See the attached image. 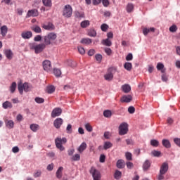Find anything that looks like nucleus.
<instances>
[{
    "instance_id": "obj_40",
    "label": "nucleus",
    "mask_w": 180,
    "mask_h": 180,
    "mask_svg": "<svg viewBox=\"0 0 180 180\" xmlns=\"http://www.w3.org/2000/svg\"><path fill=\"white\" fill-rule=\"evenodd\" d=\"M134 9V6H133L132 4H128V5L127 6V12L130 13V12H132Z\"/></svg>"
},
{
    "instance_id": "obj_61",
    "label": "nucleus",
    "mask_w": 180,
    "mask_h": 180,
    "mask_svg": "<svg viewBox=\"0 0 180 180\" xmlns=\"http://www.w3.org/2000/svg\"><path fill=\"white\" fill-rule=\"evenodd\" d=\"M174 141L175 144L176 146H178V147H180V139L179 138H175L174 139Z\"/></svg>"
},
{
    "instance_id": "obj_30",
    "label": "nucleus",
    "mask_w": 180,
    "mask_h": 180,
    "mask_svg": "<svg viewBox=\"0 0 180 180\" xmlns=\"http://www.w3.org/2000/svg\"><path fill=\"white\" fill-rule=\"evenodd\" d=\"M124 68H125L127 71H131V68H133V65H131V63L126 62L124 64Z\"/></svg>"
},
{
    "instance_id": "obj_58",
    "label": "nucleus",
    "mask_w": 180,
    "mask_h": 180,
    "mask_svg": "<svg viewBox=\"0 0 180 180\" xmlns=\"http://www.w3.org/2000/svg\"><path fill=\"white\" fill-rule=\"evenodd\" d=\"M104 51L107 53V56L112 54V49H110V48H105Z\"/></svg>"
},
{
    "instance_id": "obj_41",
    "label": "nucleus",
    "mask_w": 180,
    "mask_h": 180,
    "mask_svg": "<svg viewBox=\"0 0 180 180\" xmlns=\"http://www.w3.org/2000/svg\"><path fill=\"white\" fill-rule=\"evenodd\" d=\"M53 74L57 77H60L61 76V70L60 69L54 68L53 69Z\"/></svg>"
},
{
    "instance_id": "obj_7",
    "label": "nucleus",
    "mask_w": 180,
    "mask_h": 180,
    "mask_svg": "<svg viewBox=\"0 0 180 180\" xmlns=\"http://www.w3.org/2000/svg\"><path fill=\"white\" fill-rule=\"evenodd\" d=\"M129 125L127 123L124 122L120 125L119 127V134L120 136H124V134H127V131H129Z\"/></svg>"
},
{
    "instance_id": "obj_34",
    "label": "nucleus",
    "mask_w": 180,
    "mask_h": 180,
    "mask_svg": "<svg viewBox=\"0 0 180 180\" xmlns=\"http://www.w3.org/2000/svg\"><path fill=\"white\" fill-rule=\"evenodd\" d=\"M113 146V144L110 141H106L104 143L103 148L105 150H108V148H111Z\"/></svg>"
},
{
    "instance_id": "obj_43",
    "label": "nucleus",
    "mask_w": 180,
    "mask_h": 180,
    "mask_svg": "<svg viewBox=\"0 0 180 180\" xmlns=\"http://www.w3.org/2000/svg\"><path fill=\"white\" fill-rule=\"evenodd\" d=\"M18 91H19L20 95H22L23 91H25L23 84H22V83L18 84Z\"/></svg>"
},
{
    "instance_id": "obj_55",
    "label": "nucleus",
    "mask_w": 180,
    "mask_h": 180,
    "mask_svg": "<svg viewBox=\"0 0 180 180\" xmlns=\"http://www.w3.org/2000/svg\"><path fill=\"white\" fill-rule=\"evenodd\" d=\"M95 58H96V61H98V63H101L102 61V55L96 54L95 56Z\"/></svg>"
},
{
    "instance_id": "obj_3",
    "label": "nucleus",
    "mask_w": 180,
    "mask_h": 180,
    "mask_svg": "<svg viewBox=\"0 0 180 180\" xmlns=\"http://www.w3.org/2000/svg\"><path fill=\"white\" fill-rule=\"evenodd\" d=\"M166 172H168V163L164 162L160 167V173L158 176V180L164 179V175H165Z\"/></svg>"
},
{
    "instance_id": "obj_39",
    "label": "nucleus",
    "mask_w": 180,
    "mask_h": 180,
    "mask_svg": "<svg viewBox=\"0 0 180 180\" xmlns=\"http://www.w3.org/2000/svg\"><path fill=\"white\" fill-rule=\"evenodd\" d=\"M121 176H122V172L119 170H116L114 174V178L115 179H120Z\"/></svg>"
},
{
    "instance_id": "obj_21",
    "label": "nucleus",
    "mask_w": 180,
    "mask_h": 180,
    "mask_svg": "<svg viewBox=\"0 0 180 180\" xmlns=\"http://www.w3.org/2000/svg\"><path fill=\"white\" fill-rule=\"evenodd\" d=\"M125 164H124V160L120 159V160H118L117 161V164H116V166L117 167H118L120 169H122L123 168H124L125 167Z\"/></svg>"
},
{
    "instance_id": "obj_14",
    "label": "nucleus",
    "mask_w": 180,
    "mask_h": 180,
    "mask_svg": "<svg viewBox=\"0 0 180 180\" xmlns=\"http://www.w3.org/2000/svg\"><path fill=\"white\" fill-rule=\"evenodd\" d=\"M39 13L37 12V10L36 9H32V10H29L27 13V18H30V17H34V16H38Z\"/></svg>"
},
{
    "instance_id": "obj_46",
    "label": "nucleus",
    "mask_w": 180,
    "mask_h": 180,
    "mask_svg": "<svg viewBox=\"0 0 180 180\" xmlns=\"http://www.w3.org/2000/svg\"><path fill=\"white\" fill-rule=\"evenodd\" d=\"M125 157H126L127 161H131V160H133L132 155L130 152H127L125 153Z\"/></svg>"
},
{
    "instance_id": "obj_50",
    "label": "nucleus",
    "mask_w": 180,
    "mask_h": 180,
    "mask_svg": "<svg viewBox=\"0 0 180 180\" xmlns=\"http://www.w3.org/2000/svg\"><path fill=\"white\" fill-rule=\"evenodd\" d=\"M152 154L154 157H160L161 155V152L158 150L152 151Z\"/></svg>"
},
{
    "instance_id": "obj_45",
    "label": "nucleus",
    "mask_w": 180,
    "mask_h": 180,
    "mask_svg": "<svg viewBox=\"0 0 180 180\" xmlns=\"http://www.w3.org/2000/svg\"><path fill=\"white\" fill-rule=\"evenodd\" d=\"M10 91L11 92V94H13V92H15V91H16V82H13L11 86H10Z\"/></svg>"
},
{
    "instance_id": "obj_35",
    "label": "nucleus",
    "mask_w": 180,
    "mask_h": 180,
    "mask_svg": "<svg viewBox=\"0 0 180 180\" xmlns=\"http://www.w3.org/2000/svg\"><path fill=\"white\" fill-rule=\"evenodd\" d=\"M30 127L32 131H33L34 132H36L39 130V124H32Z\"/></svg>"
},
{
    "instance_id": "obj_54",
    "label": "nucleus",
    "mask_w": 180,
    "mask_h": 180,
    "mask_svg": "<svg viewBox=\"0 0 180 180\" xmlns=\"http://www.w3.org/2000/svg\"><path fill=\"white\" fill-rule=\"evenodd\" d=\"M41 176V171L37 170L34 174V178H39V176Z\"/></svg>"
},
{
    "instance_id": "obj_6",
    "label": "nucleus",
    "mask_w": 180,
    "mask_h": 180,
    "mask_svg": "<svg viewBox=\"0 0 180 180\" xmlns=\"http://www.w3.org/2000/svg\"><path fill=\"white\" fill-rule=\"evenodd\" d=\"M115 69L114 68H109L107 73L104 75L105 81H112L113 79V74H115Z\"/></svg>"
},
{
    "instance_id": "obj_29",
    "label": "nucleus",
    "mask_w": 180,
    "mask_h": 180,
    "mask_svg": "<svg viewBox=\"0 0 180 180\" xmlns=\"http://www.w3.org/2000/svg\"><path fill=\"white\" fill-rule=\"evenodd\" d=\"M88 36H90V37H96V31L95 29L91 28L88 30Z\"/></svg>"
},
{
    "instance_id": "obj_18",
    "label": "nucleus",
    "mask_w": 180,
    "mask_h": 180,
    "mask_svg": "<svg viewBox=\"0 0 180 180\" xmlns=\"http://www.w3.org/2000/svg\"><path fill=\"white\" fill-rule=\"evenodd\" d=\"M4 54L6 58H8V60H12V57L13 56V53L11 51V49L5 50Z\"/></svg>"
},
{
    "instance_id": "obj_12",
    "label": "nucleus",
    "mask_w": 180,
    "mask_h": 180,
    "mask_svg": "<svg viewBox=\"0 0 180 180\" xmlns=\"http://www.w3.org/2000/svg\"><path fill=\"white\" fill-rule=\"evenodd\" d=\"M41 27H43V29H45V30H54L55 27L54 25H53V23L51 22H48L47 24H42Z\"/></svg>"
},
{
    "instance_id": "obj_19",
    "label": "nucleus",
    "mask_w": 180,
    "mask_h": 180,
    "mask_svg": "<svg viewBox=\"0 0 180 180\" xmlns=\"http://www.w3.org/2000/svg\"><path fill=\"white\" fill-rule=\"evenodd\" d=\"M122 89L124 92V94H129V92L131 91V87L130 86V85L125 84L122 86Z\"/></svg>"
},
{
    "instance_id": "obj_5",
    "label": "nucleus",
    "mask_w": 180,
    "mask_h": 180,
    "mask_svg": "<svg viewBox=\"0 0 180 180\" xmlns=\"http://www.w3.org/2000/svg\"><path fill=\"white\" fill-rule=\"evenodd\" d=\"M63 16H64V18H71V16H72V7H71L70 4L65 6Z\"/></svg>"
},
{
    "instance_id": "obj_9",
    "label": "nucleus",
    "mask_w": 180,
    "mask_h": 180,
    "mask_svg": "<svg viewBox=\"0 0 180 180\" xmlns=\"http://www.w3.org/2000/svg\"><path fill=\"white\" fill-rule=\"evenodd\" d=\"M42 65L44 71H46V72H51V70H53V66L51 65V62L50 60H44L42 63Z\"/></svg>"
},
{
    "instance_id": "obj_11",
    "label": "nucleus",
    "mask_w": 180,
    "mask_h": 180,
    "mask_svg": "<svg viewBox=\"0 0 180 180\" xmlns=\"http://www.w3.org/2000/svg\"><path fill=\"white\" fill-rule=\"evenodd\" d=\"M131 101H133V96L131 95H124L121 98V102L129 103Z\"/></svg>"
},
{
    "instance_id": "obj_26",
    "label": "nucleus",
    "mask_w": 180,
    "mask_h": 180,
    "mask_svg": "<svg viewBox=\"0 0 180 180\" xmlns=\"http://www.w3.org/2000/svg\"><path fill=\"white\" fill-rule=\"evenodd\" d=\"M2 106L4 108V109H12L13 105H12V103L9 102V101H6L4 103H3Z\"/></svg>"
},
{
    "instance_id": "obj_13",
    "label": "nucleus",
    "mask_w": 180,
    "mask_h": 180,
    "mask_svg": "<svg viewBox=\"0 0 180 180\" xmlns=\"http://www.w3.org/2000/svg\"><path fill=\"white\" fill-rule=\"evenodd\" d=\"M63 123V119L57 118L54 120L53 125L55 126L56 129H60Z\"/></svg>"
},
{
    "instance_id": "obj_20",
    "label": "nucleus",
    "mask_w": 180,
    "mask_h": 180,
    "mask_svg": "<svg viewBox=\"0 0 180 180\" xmlns=\"http://www.w3.org/2000/svg\"><path fill=\"white\" fill-rule=\"evenodd\" d=\"M150 167H151V162H150V160H146L143 164V171H148V169L150 168Z\"/></svg>"
},
{
    "instance_id": "obj_49",
    "label": "nucleus",
    "mask_w": 180,
    "mask_h": 180,
    "mask_svg": "<svg viewBox=\"0 0 180 180\" xmlns=\"http://www.w3.org/2000/svg\"><path fill=\"white\" fill-rule=\"evenodd\" d=\"M176 30H178V27H176V25H172L169 27V32H172V33H175V32H176Z\"/></svg>"
},
{
    "instance_id": "obj_62",
    "label": "nucleus",
    "mask_w": 180,
    "mask_h": 180,
    "mask_svg": "<svg viewBox=\"0 0 180 180\" xmlns=\"http://www.w3.org/2000/svg\"><path fill=\"white\" fill-rule=\"evenodd\" d=\"M23 86H24L25 92H28V91H29V84L27 83H24Z\"/></svg>"
},
{
    "instance_id": "obj_51",
    "label": "nucleus",
    "mask_w": 180,
    "mask_h": 180,
    "mask_svg": "<svg viewBox=\"0 0 180 180\" xmlns=\"http://www.w3.org/2000/svg\"><path fill=\"white\" fill-rule=\"evenodd\" d=\"M77 49L79 54H82V56L85 54V49H84V47L79 46Z\"/></svg>"
},
{
    "instance_id": "obj_28",
    "label": "nucleus",
    "mask_w": 180,
    "mask_h": 180,
    "mask_svg": "<svg viewBox=\"0 0 180 180\" xmlns=\"http://www.w3.org/2000/svg\"><path fill=\"white\" fill-rule=\"evenodd\" d=\"M86 150V143L85 142H83L79 147L78 148L77 150L79 153H83L84 150Z\"/></svg>"
},
{
    "instance_id": "obj_27",
    "label": "nucleus",
    "mask_w": 180,
    "mask_h": 180,
    "mask_svg": "<svg viewBox=\"0 0 180 180\" xmlns=\"http://www.w3.org/2000/svg\"><path fill=\"white\" fill-rule=\"evenodd\" d=\"M63 169H64V168L63 167H60L56 172V177L58 179H60L61 176H63Z\"/></svg>"
},
{
    "instance_id": "obj_17",
    "label": "nucleus",
    "mask_w": 180,
    "mask_h": 180,
    "mask_svg": "<svg viewBox=\"0 0 180 180\" xmlns=\"http://www.w3.org/2000/svg\"><path fill=\"white\" fill-rule=\"evenodd\" d=\"M5 124H6V127H7V129H13V127H15V122H13V120H6L5 121Z\"/></svg>"
},
{
    "instance_id": "obj_52",
    "label": "nucleus",
    "mask_w": 180,
    "mask_h": 180,
    "mask_svg": "<svg viewBox=\"0 0 180 180\" xmlns=\"http://www.w3.org/2000/svg\"><path fill=\"white\" fill-rule=\"evenodd\" d=\"M126 165L128 169H131L134 167V165L133 164V162H127Z\"/></svg>"
},
{
    "instance_id": "obj_38",
    "label": "nucleus",
    "mask_w": 180,
    "mask_h": 180,
    "mask_svg": "<svg viewBox=\"0 0 180 180\" xmlns=\"http://www.w3.org/2000/svg\"><path fill=\"white\" fill-rule=\"evenodd\" d=\"M150 145L153 147H158L160 146V142L158 140L153 139L150 141Z\"/></svg>"
},
{
    "instance_id": "obj_8",
    "label": "nucleus",
    "mask_w": 180,
    "mask_h": 180,
    "mask_svg": "<svg viewBox=\"0 0 180 180\" xmlns=\"http://www.w3.org/2000/svg\"><path fill=\"white\" fill-rule=\"evenodd\" d=\"M90 174H91L94 180H101V172L96 168L92 167L90 169Z\"/></svg>"
},
{
    "instance_id": "obj_2",
    "label": "nucleus",
    "mask_w": 180,
    "mask_h": 180,
    "mask_svg": "<svg viewBox=\"0 0 180 180\" xmlns=\"http://www.w3.org/2000/svg\"><path fill=\"white\" fill-rule=\"evenodd\" d=\"M57 39V34L54 32H50L46 36L44 37V43L46 46L53 44V41Z\"/></svg>"
},
{
    "instance_id": "obj_63",
    "label": "nucleus",
    "mask_w": 180,
    "mask_h": 180,
    "mask_svg": "<svg viewBox=\"0 0 180 180\" xmlns=\"http://www.w3.org/2000/svg\"><path fill=\"white\" fill-rule=\"evenodd\" d=\"M105 160H106V156L105 155H101L100 162H105Z\"/></svg>"
},
{
    "instance_id": "obj_44",
    "label": "nucleus",
    "mask_w": 180,
    "mask_h": 180,
    "mask_svg": "<svg viewBox=\"0 0 180 180\" xmlns=\"http://www.w3.org/2000/svg\"><path fill=\"white\" fill-rule=\"evenodd\" d=\"M104 117H110L112 116V111L106 110L103 112Z\"/></svg>"
},
{
    "instance_id": "obj_22",
    "label": "nucleus",
    "mask_w": 180,
    "mask_h": 180,
    "mask_svg": "<svg viewBox=\"0 0 180 180\" xmlns=\"http://www.w3.org/2000/svg\"><path fill=\"white\" fill-rule=\"evenodd\" d=\"M162 144L165 148H171V142L168 139H162Z\"/></svg>"
},
{
    "instance_id": "obj_47",
    "label": "nucleus",
    "mask_w": 180,
    "mask_h": 180,
    "mask_svg": "<svg viewBox=\"0 0 180 180\" xmlns=\"http://www.w3.org/2000/svg\"><path fill=\"white\" fill-rule=\"evenodd\" d=\"M72 160L73 161H79L81 160V155L79 154H75L72 156Z\"/></svg>"
},
{
    "instance_id": "obj_64",
    "label": "nucleus",
    "mask_w": 180,
    "mask_h": 180,
    "mask_svg": "<svg viewBox=\"0 0 180 180\" xmlns=\"http://www.w3.org/2000/svg\"><path fill=\"white\" fill-rule=\"evenodd\" d=\"M41 40V37L40 35H37L34 38V41H40Z\"/></svg>"
},
{
    "instance_id": "obj_15",
    "label": "nucleus",
    "mask_w": 180,
    "mask_h": 180,
    "mask_svg": "<svg viewBox=\"0 0 180 180\" xmlns=\"http://www.w3.org/2000/svg\"><path fill=\"white\" fill-rule=\"evenodd\" d=\"M33 36V34L30 31L23 32L21 34V37L25 39H30Z\"/></svg>"
},
{
    "instance_id": "obj_33",
    "label": "nucleus",
    "mask_w": 180,
    "mask_h": 180,
    "mask_svg": "<svg viewBox=\"0 0 180 180\" xmlns=\"http://www.w3.org/2000/svg\"><path fill=\"white\" fill-rule=\"evenodd\" d=\"M31 30L35 33H40L41 32V28L39 25H34L31 27Z\"/></svg>"
},
{
    "instance_id": "obj_31",
    "label": "nucleus",
    "mask_w": 180,
    "mask_h": 180,
    "mask_svg": "<svg viewBox=\"0 0 180 180\" xmlns=\"http://www.w3.org/2000/svg\"><path fill=\"white\" fill-rule=\"evenodd\" d=\"M155 29L154 27H150V28H144L143 30V33L145 36H147L150 32H155Z\"/></svg>"
},
{
    "instance_id": "obj_42",
    "label": "nucleus",
    "mask_w": 180,
    "mask_h": 180,
    "mask_svg": "<svg viewBox=\"0 0 180 180\" xmlns=\"http://www.w3.org/2000/svg\"><path fill=\"white\" fill-rule=\"evenodd\" d=\"M46 91L48 94H53L56 91V88L54 86H49L46 88Z\"/></svg>"
},
{
    "instance_id": "obj_36",
    "label": "nucleus",
    "mask_w": 180,
    "mask_h": 180,
    "mask_svg": "<svg viewBox=\"0 0 180 180\" xmlns=\"http://www.w3.org/2000/svg\"><path fill=\"white\" fill-rule=\"evenodd\" d=\"M81 27H82L83 29H85V27H88V26H89L90 22L89 20H84L81 22Z\"/></svg>"
},
{
    "instance_id": "obj_37",
    "label": "nucleus",
    "mask_w": 180,
    "mask_h": 180,
    "mask_svg": "<svg viewBox=\"0 0 180 180\" xmlns=\"http://www.w3.org/2000/svg\"><path fill=\"white\" fill-rule=\"evenodd\" d=\"M81 43H82V44H91V43H92V39L85 38L81 40Z\"/></svg>"
},
{
    "instance_id": "obj_16",
    "label": "nucleus",
    "mask_w": 180,
    "mask_h": 180,
    "mask_svg": "<svg viewBox=\"0 0 180 180\" xmlns=\"http://www.w3.org/2000/svg\"><path fill=\"white\" fill-rule=\"evenodd\" d=\"M0 33L2 37H5L8 34V27L6 25H3L0 28Z\"/></svg>"
},
{
    "instance_id": "obj_23",
    "label": "nucleus",
    "mask_w": 180,
    "mask_h": 180,
    "mask_svg": "<svg viewBox=\"0 0 180 180\" xmlns=\"http://www.w3.org/2000/svg\"><path fill=\"white\" fill-rule=\"evenodd\" d=\"M101 43L103 46H106L107 47H110V46H112V41H110L109 38L103 39Z\"/></svg>"
},
{
    "instance_id": "obj_57",
    "label": "nucleus",
    "mask_w": 180,
    "mask_h": 180,
    "mask_svg": "<svg viewBox=\"0 0 180 180\" xmlns=\"http://www.w3.org/2000/svg\"><path fill=\"white\" fill-rule=\"evenodd\" d=\"M162 81L163 82H167L168 81V76L165 73L162 75Z\"/></svg>"
},
{
    "instance_id": "obj_48",
    "label": "nucleus",
    "mask_w": 180,
    "mask_h": 180,
    "mask_svg": "<svg viewBox=\"0 0 180 180\" xmlns=\"http://www.w3.org/2000/svg\"><path fill=\"white\" fill-rule=\"evenodd\" d=\"M34 101H35V102H37V103H44V99L43 98H40V97H36Z\"/></svg>"
},
{
    "instance_id": "obj_32",
    "label": "nucleus",
    "mask_w": 180,
    "mask_h": 180,
    "mask_svg": "<svg viewBox=\"0 0 180 180\" xmlns=\"http://www.w3.org/2000/svg\"><path fill=\"white\" fill-rule=\"evenodd\" d=\"M75 16L77 19H81L82 18H85V14L84 13H82V12L75 11Z\"/></svg>"
},
{
    "instance_id": "obj_1",
    "label": "nucleus",
    "mask_w": 180,
    "mask_h": 180,
    "mask_svg": "<svg viewBox=\"0 0 180 180\" xmlns=\"http://www.w3.org/2000/svg\"><path fill=\"white\" fill-rule=\"evenodd\" d=\"M47 45L45 43H42V44H31L30 45V47L31 49V50H34V53L35 54H39L40 53H41V51H43V50H44V49H46V46Z\"/></svg>"
},
{
    "instance_id": "obj_59",
    "label": "nucleus",
    "mask_w": 180,
    "mask_h": 180,
    "mask_svg": "<svg viewBox=\"0 0 180 180\" xmlns=\"http://www.w3.org/2000/svg\"><path fill=\"white\" fill-rule=\"evenodd\" d=\"M128 112H129V113L133 114V113H134V112H136V108H134V107H133V106H130L128 108Z\"/></svg>"
},
{
    "instance_id": "obj_53",
    "label": "nucleus",
    "mask_w": 180,
    "mask_h": 180,
    "mask_svg": "<svg viewBox=\"0 0 180 180\" xmlns=\"http://www.w3.org/2000/svg\"><path fill=\"white\" fill-rule=\"evenodd\" d=\"M108 25H106V24H103V25H101V30L103 31V32H106L107 30H108Z\"/></svg>"
},
{
    "instance_id": "obj_56",
    "label": "nucleus",
    "mask_w": 180,
    "mask_h": 180,
    "mask_svg": "<svg viewBox=\"0 0 180 180\" xmlns=\"http://www.w3.org/2000/svg\"><path fill=\"white\" fill-rule=\"evenodd\" d=\"M85 129H86V130H87V131H89V132H91V131H92V126H91V124H85Z\"/></svg>"
},
{
    "instance_id": "obj_60",
    "label": "nucleus",
    "mask_w": 180,
    "mask_h": 180,
    "mask_svg": "<svg viewBox=\"0 0 180 180\" xmlns=\"http://www.w3.org/2000/svg\"><path fill=\"white\" fill-rule=\"evenodd\" d=\"M103 6H105V8H108V6H109V0H101Z\"/></svg>"
},
{
    "instance_id": "obj_10",
    "label": "nucleus",
    "mask_w": 180,
    "mask_h": 180,
    "mask_svg": "<svg viewBox=\"0 0 180 180\" xmlns=\"http://www.w3.org/2000/svg\"><path fill=\"white\" fill-rule=\"evenodd\" d=\"M61 113H63V110L60 108H55L51 114V117H57L58 116H61Z\"/></svg>"
},
{
    "instance_id": "obj_4",
    "label": "nucleus",
    "mask_w": 180,
    "mask_h": 180,
    "mask_svg": "<svg viewBox=\"0 0 180 180\" xmlns=\"http://www.w3.org/2000/svg\"><path fill=\"white\" fill-rule=\"evenodd\" d=\"M65 143H67L66 138H56L55 140L56 146L60 151H64V150H65V148L63 146V144H65Z\"/></svg>"
},
{
    "instance_id": "obj_24",
    "label": "nucleus",
    "mask_w": 180,
    "mask_h": 180,
    "mask_svg": "<svg viewBox=\"0 0 180 180\" xmlns=\"http://www.w3.org/2000/svg\"><path fill=\"white\" fill-rule=\"evenodd\" d=\"M156 68L158 71H161L162 74H165V68H164V64L158 63Z\"/></svg>"
},
{
    "instance_id": "obj_25",
    "label": "nucleus",
    "mask_w": 180,
    "mask_h": 180,
    "mask_svg": "<svg viewBox=\"0 0 180 180\" xmlns=\"http://www.w3.org/2000/svg\"><path fill=\"white\" fill-rule=\"evenodd\" d=\"M42 4L46 8H51L53 6L51 0H42Z\"/></svg>"
}]
</instances>
